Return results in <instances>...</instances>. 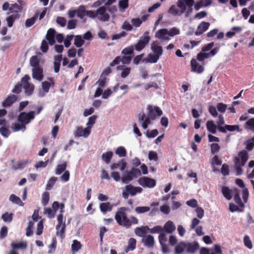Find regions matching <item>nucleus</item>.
<instances>
[{"mask_svg":"<svg viewBox=\"0 0 254 254\" xmlns=\"http://www.w3.org/2000/svg\"><path fill=\"white\" fill-rule=\"evenodd\" d=\"M35 118V112L30 111L28 113L21 112L17 118V122H15L11 126L13 131L17 132L20 130L24 131L26 129V125L29 124Z\"/></svg>","mask_w":254,"mask_h":254,"instance_id":"1","label":"nucleus"},{"mask_svg":"<svg viewBox=\"0 0 254 254\" xmlns=\"http://www.w3.org/2000/svg\"><path fill=\"white\" fill-rule=\"evenodd\" d=\"M126 209L125 207H120L117 211L115 218L117 223L121 226L126 228H129L132 224L138 223L137 219L132 216L129 218L126 213Z\"/></svg>","mask_w":254,"mask_h":254,"instance_id":"2","label":"nucleus"},{"mask_svg":"<svg viewBox=\"0 0 254 254\" xmlns=\"http://www.w3.org/2000/svg\"><path fill=\"white\" fill-rule=\"evenodd\" d=\"M249 159L247 151L243 150L239 152L238 156L234 159L237 175H241L243 173L242 167L245 166Z\"/></svg>","mask_w":254,"mask_h":254,"instance_id":"3","label":"nucleus"},{"mask_svg":"<svg viewBox=\"0 0 254 254\" xmlns=\"http://www.w3.org/2000/svg\"><path fill=\"white\" fill-rule=\"evenodd\" d=\"M194 0H178L176 6L182 14L185 13L186 17H188L192 12V6Z\"/></svg>","mask_w":254,"mask_h":254,"instance_id":"4","label":"nucleus"},{"mask_svg":"<svg viewBox=\"0 0 254 254\" xmlns=\"http://www.w3.org/2000/svg\"><path fill=\"white\" fill-rule=\"evenodd\" d=\"M91 18L97 19L101 22H107L110 19V16L107 12V8L105 6L99 7L96 10H91L89 13Z\"/></svg>","mask_w":254,"mask_h":254,"instance_id":"5","label":"nucleus"},{"mask_svg":"<svg viewBox=\"0 0 254 254\" xmlns=\"http://www.w3.org/2000/svg\"><path fill=\"white\" fill-rule=\"evenodd\" d=\"M146 110L148 112V116L152 120L156 119L163 114L162 111L157 106L149 105L147 106Z\"/></svg>","mask_w":254,"mask_h":254,"instance_id":"6","label":"nucleus"},{"mask_svg":"<svg viewBox=\"0 0 254 254\" xmlns=\"http://www.w3.org/2000/svg\"><path fill=\"white\" fill-rule=\"evenodd\" d=\"M91 132L90 127L83 128L82 127L77 126L73 131V135L75 137H83L86 138L89 136Z\"/></svg>","mask_w":254,"mask_h":254,"instance_id":"7","label":"nucleus"},{"mask_svg":"<svg viewBox=\"0 0 254 254\" xmlns=\"http://www.w3.org/2000/svg\"><path fill=\"white\" fill-rule=\"evenodd\" d=\"M138 184L143 187L152 188L156 184V181L147 177H142L138 179Z\"/></svg>","mask_w":254,"mask_h":254,"instance_id":"8","label":"nucleus"},{"mask_svg":"<svg viewBox=\"0 0 254 254\" xmlns=\"http://www.w3.org/2000/svg\"><path fill=\"white\" fill-rule=\"evenodd\" d=\"M30 77L28 75H25L21 79V83L23 87L25 89V93L27 95H31L34 89V86L33 84H30L29 81Z\"/></svg>","mask_w":254,"mask_h":254,"instance_id":"9","label":"nucleus"},{"mask_svg":"<svg viewBox=\"0 0 254 254\" xmlns=\"http://www.w3.org/2000/svg\"><path fill=\"white\" fill-rule=\"evenodd\" d=\"M0 133L4 137L7 138L10 134L9 130V125L7 122L1 118H0Z\"/></svg>","mask_w":254,"mask_h":254,"instance_id":"10","label":"nucleus"},{"mask_svg":"<svg viewBox=\"0 0 254 254\" xmlns=\"http://www.w3.org/2000/svg\"><path fill=\"white\" fill-rule=\"evenodd\" d=\"M150 40V38L148 35L141 36L137 43L134 45L135 49L137 51H140L148 44Z\"/></svg>","mask_w":254,"mask_h":254,"instance_id":"11","label":"nucleus"},{"mask_svg":"<svg viewBox=\"0 0 254 254\" xmlns=\"http://www.w3.org/2000/svg\"><path fill=\"white\" fill-rule=\"evenodd\" d=\"M191 71L197 74L202 73L204 67L203 64H201L196 59H192L190 62Z\"/></svg>","mask_w":254,"mask_h":254,"instance_id":"12","label":"nucleus"},{"mask_svg":"<svg viewBox=\"0 0 254 254\" xmlns=\"http://www.w3.org/2000/svg\"><path fill=\"white\" fill-rule=\"evenodd\" d=\"M218 49L214 48L212 49L210 52H205L201 51L197 55V60L199 62H202L205 59H208L210 57H213L218 52Z\"/></svg>","mask_w":254,"mask_h":254,"instance_id":"13","label":"nucleus"},{"mask_svg":"<svg viewBox=\"0 0 254 254\" xmlns=\"http://www.w3.org/2000/svg\"><path fill=\"white\" fill-rule=\"evenodd\" d=\"M50 81H45L42 82V90L39 91V96L40 97H43L45 95L48 93L49 91V89L51 86L54 85V82L52 78H50Z\"/></svg>","mask_w":254,"mask_h":254,"instance_id":"14","label":"nucleus"},{"mask_svg":"<svg viewBox=\"0 0 254 254\" xmlns=\"http://www.w3.org/2000/svg\"><path fill=\"white\" fill-rule=\"evenodd\" d=\"M167 28H163L158 30L155 33V36L156 38L161 41H168L170 40L168 34Z\"/></svg>","mask_w":254,"mask_h":254,"instance_id":"15","label":"nucleus"},{"mask_svg":"<svg viewBox=\"0 0 254 254\" xmlns=\"http://www.w3.org/2000/svg\"><path fill=\"white\" fill-rule=\"evenodd\" d=\"M77 16L81 19H83L84 17L86 15L91 18V16L89 14L91 10H87L86 9L85 6L81 5L76 9Z\"/></svg>","mask_w":254,"mask_h":254,"instance_id":"16","label":"nucleus"},{"mask_svg":"<svg viewBox=\"0 0 254 254\" xmlns=\"http://www.w3.org/2000/svg\"><path fill=\"white\" fill-rule=\"evenodd\" d=\"M127 166V163L125 159L120 160L116 163H113L110 165V168L112 170L119 169L121 171L125 170Z\"/></svg>","mask_w":254,"mask_h":254,"instance_id":"17","label":"nucleus"},{"mask_svg":"<svg viewBox=\"0 0 254 254\" xmlns=\"http://www.w3.org/2000/svg\"><path fill=\"white\" fill-rule=\"evenodd\" d=\"M150 49L154 54H156L160 57L163 54V48L159 45V42L157 41H154L151 43Z\"/></svg>","mask_w":254,"mask_h":254,"instance_id":"18","label":"nucleus"},{"mask_svg":"<svg viewBox=\"0 0 254 254\" xmlns=\"http://www.w3.org/2000/svg\"><path fill=\"white\" fill-rule=\"evenodd\" d=\"M138 119L141 121V127L143 129H146L148 125L151 124V119L148 116L147 117L144 113L139 115Z\"/></svg>","mask_w":254,"mask_h":254,"instance_id":"19","label":"nucleus"},{"mask_svg":"<svg viewBox=\"0 0 254 254\" xmlns=\"http://www.w3.org/2000/svg\"><path fill=\"white\" fill-rule=\"evenodd\" d=\"M210 26V23L207 22H202L197 26L195 32V35L199 36L206 31Z\"/></svg>","mask_w":254,"mask_h":254,"instance_id":"20","label":"nucleus"},{"mask_svg":"<svg viewBox=\"0 0 254 254\" xmlns=\"http://www.w3.org/2000/svg\"><path fill=\"white\" fill-rule=\"evenodd\" d=\"M160 57L155 54L149 53L147 57L142 60V62L145 64H155L157 63Z\"/></svg>","mask_w":254,"mask_h":254,"instance_id":"21","label":"nucleus"},{"mask_svg":"<svg viewBox=\"0 0 254 254\" xmlns=\"http://www.w3.org/2000/svg\"><path fill=\"white\" fill-rule=\"evenodd\" d=\"M126 190L131 195L134 196L137 193H141L142 189L139 187H134L131 185H128L125 187Z\"/></svg>","mask_w":254,"mask_h":254,"instance_id":"22","label":"nucleus"},{"mask_svg":"<svg viewBox=\"0 0 254 254\" xmlns=\"http://www.w3.org/2000/svg\"><path fill=\"white\" fill-rule=\"evenodd\" d=\"M32 77L34 79L41 81L43 78V69L41 67H37L33 68L32 70Z\"/></svg>","mask_w":254,"mask_h":254,"instance_id":"23","label":"nucleus"},{"mask_svg":"<svg viewBox=\"0 0 254 254\" xmlns=\"http://www.w3.org/2000/svg\"><path fill=\"white\" fill-rule=\"evenodd\" d=\"M56 34V32L55 29L50 28L48 30L46 35V38L50 45H53L55 44Z\"/></svg>","mask_w":254,"mask_h":254,"instance_id":"24","label":"nucleus"},{"mask_svg":"<svg viewBox=\"0 0 254 254\" xmlns=\"http://www.w3.org/2000/svg\"><path fill=\"white\" fill-rule=\"evenodd\" d=\"M41 56V54H39V55L33 56L31 57L30 59V64L33 68L40 67V63H43V62L41 61L40 59Z\"/></svg>","mask_w":254,"mask_h":254,"instance_id":"25","label":"nucleus"},{"mask_svg":"<svg viewBox=\"0 0 254 254\" xmlns=\"http://www.w3.org/2000/svg\"><path fill=\"white\" fill-rule=\"evenodd\" d=\"M186 251L188 253H194L198 249V244L195 242L185 243Z\"/></svg>","mask_w":254,"mask_h":254,"instance_id":"26","label":"nucleus"},{"mask_svg":"<svg viewBox=\"0 0 254 254\" xmlns=\"http://www.w3.org/2000/svg\"><path fill=\"white\" fill-rule=\"evenodd\" d=\"M213 0H200L194 4L196 10H199L203 7H207L211 4Z\"/></svg>","mask_w":254,"mask_h":254,"instance_id":"27","label":"nucleus"},{"mask_svg":"<svg viewBox=\"0 0 254 254\" xmlns=\"http://www.w3.org/2000/svg\"><path fill=\"white\" fill-rule=\"evenodd\" d=\"M142 241L144 245L148 248L152 247L154 244V237L150 235L144 236Z\"/></svg>","mask_w":254,"mask_h":254,"instance_id":"28","label":"nucleus"},{"mask_svg":"<svg viewBox=\"0 0 254 254\" xmlns=\"http://www.w3.org/2000/svg\"><path fill=\"white\" fill-rule=\"evenodd\" d=\"M236 190H231L227 187H223L221 191L223 196L228 200H230L232 197V194Z\"/></svg>","mask_w":254,"mask_h":254,"instance_id":"29","label":"nucleus"},{"mask_svg":"<svg viewBox=\"0 0 254 254\" xmlns=\"http://www.w3.org/2000/svg\"><path fill=\"white\" fill-rule=\"evenodd\" d=\"M163 231L167 233H172L176 229V226L172 221H167L164 225Z\"/></svg>","mask_w":254,"mask_h":254,"instance_id":"30","label":"nucleus"},{"mask_svg":"<svg viewBox=\"0 0 254 254\" xmlns=\"http://www.w3.org/2000/svg\"><path fill=\"white\" fill-rule=\"evenodd\" d=\"M207 130L211 133L215 134L216 132L217 126L212 120H208L206 124Z\"/></svg>","mask_w":254,"mask_h":254,"instance_id":"31","label":"nucleus"},{"mask_svg":"<svg viewBox=\"0 0 254 254\" xmlns=\"http://www.w3.org/2000/svg\"><path fill=\"white\" fill-rule=\"evenodd\" d=\"M234 131L235 130L240 131L239 126L238 125H225L224 127H221L220 131L225 133L227 131Z\"/></svg>","mask_w":254,"mask_h":254,"instance_id":"32","label":"nucleus"},{"mask_svg":"<svg viewBox=\"0 0 254 254\" xmlns=\"http://www.w3.org/2000/svg\"><path fill=\"white\" fill-rule=\"evenodd\" d=\"M136 241L134 238H130L127 242V246L125 249V251L126 253L129 251L134 250L136 248Z\"/></svg>","mask_w":254,"mask_h":254,"instance_id":"33","label":"nucleus"},{"mask_svg":"<svg viewBox=\"0 0 254 254\" xmlns=\"http://www.w3.org/2000/svg\"><path fill=\"white\" fill-rule=\"evenodd\" d=\"M62 60V55H57L54 56V71L56 73L59 71L61 62Z\"/></svg>","mask_w":254,"mask_h":254,"instance_id":"34","label":"nucleus"},{"mask_svg":"<svg viewBox=\"0 0 254 254\" xmlns=\"http://www.w3.org/2000/svg\"><path fill=\"white\" fill-rule=\"evenodd\" d=\"M117 70H121L122 72L121 73V76L125 78L127 77L130 72V68L128 67H126L124 65H119L117 67Z\"/></svg>","mask_w":254,"mask_h":254,"instance_id":"35","label":"nucleus"},{"mask_svg":"<svg viewBox=\"0 0 254 254\" xmlns=\"http://www.w3.org/2000/svg\"><path fill=\"white\" fill-rule=\"evenodd\" d=\"M100 209L101 211L104 213H106L108 211H110L112 209V206L110 202H103L100 204Z\"/></svg>","mask_w":254,"mask_h":254,"instance_id":"36","label":"nucleus"},{"mask_svg":"<svg viewBox=\"0 0 254 254\" xmlns=\"http://www.w3.org/2000/svg\"><path fill=\"white\" fill-rule=\"evenodd\" d=\"M17 100V97L14 95L8 96L4 101L2 103V106L4 107H8L12 104Z\"/></svg>","mask_w":254,"mask_h":254,"instance_id":"37","label":"nucleus"},{"mask_svg":"<svg viewBox=\"0 0 254 254\" xmlns=\"http://www.w3.org/2000/svg\"><path fill=\"white\" fill-rule=\"evenodd\" d=\"M149 229V227L147 226L145 227H137L134 230L135 234L140 237H144V235L145 234L146 231Z\"/></svg>","mask_w":254,"mask_h":254,"instance_id":"38","label":"nucleus"},{"mask_svg":"<svg viewBox=\"0 0 254 254\" xmlns=\"http://www.w3.org/2000/svg\"><path fill=\"white\" fill-rule=\"evenodd\" d=\"M242 29L241 27H233L231 31H228L226 33V36L228 38H230L234 36L236 33L240 32Z\"/></svg>","mask_w":254,"mask_h":254,"instance_id":"39","label":"nucleus"},{"mask_svg":"<svg viewBox=\"0 0 254 254\" xmlns=\"http://www.w3.org/2000/svg\"><path fill=\"white\" fill-rule=\"evenodd\" d=\"M133 178L128 173V172L126 171L124 172L122 177V182L123 184H128L133 180Z\"/></svg>","mask_w":254,"mask_h":254,"instance_id":"40","label":"nucleus"},{"mask_svg":"<svg viewBox=\"0 0 254 254\" xmlns=\"http://www.w3.org/2000/svg\"><path fill=\"white\" fill-rule=\"evenodd\" d=\"M247 173L249 178H254V161L252 160L249 162Z\"/></svg>","mask_w":254,"mask_h":254,"instance_id":"41","label":"nucleus"},{"mask_svg":"<svg viewBox=\"0 0 254 254\" xmlns=\"http://www.w3.org/2000/svg\"><path fill=\"white\" fill-rule=\"evenodd\" d=\"M81 247L82 245L80 242L76 240H74L71 246V251L73 253L77 252L81 249Z\"/></svg>","mask_w":254,"mask_h":254,"instance_id":"42","label":"nucleus"},{"mask_svg":"<svg viewBox=\"0 0 254 254\" xmlns=\"http://www.w3.org/2000/svg\"><path fill=\"white\" fill-rule=\"evenodd\" d=\"M113 153L112 151H108L102 155V160L107 164H109L112 158Z\"/></svg>","mask_w":254,"mask_h":254,"instance_id":"43","label":"nucleus"},{"mask_svg":"<svg viewBox=\"0 0 254 254\" xmlns=\"http://www.w3.org/2000/svg\"><path fill=\"white\" fill-rule=\"evenodd\" d=\"M67 167L66 162H64L61 164H59L57 166L55 170V174L57 175L61 174L63 172L65 171Z\"/></svg>","mask_w":254,"mask_h":254,"instance_id":"44","label":"nucleus"},{"mask_svg":"<svg viewBox=\"0 0 254 254\" xmlns=\"http://www.w3.org/2000/svg\"><path fill=\"white\" fill-rule=\"evenodd\" d=\"M133 178H137L141 176L140 170L134 167H132L129 171H127Z\"/></svg>","mask_w":254,"mask_h":254,"instance_id":"45","label":"nucleus"},{"mask_svg":"<svg viewBox=\"0 0 254 254\" xmlns=\"http://www.w3.org/2000/svg\"><path fill=\"white\" fill-rule=\"evenodd\" d=\"M11 246L12 249L15 250L17 249H25L27 247V243L26 242H22L18 243L14 242L11 243Z\"/></svg>","mask_w":254,"mask_h":254,"instance_id":"46","label":"nucleus"},{"mask_svg":"<svg viewBox=\"0 0 254 254\" xmlns=\"http://www.w3.org/2000/svg\"><path fill=\"white\" fill-rule=\"evenodd\" d=\"M185 251V243L181 242L176 246L175 249V253L176 254H179L182 253Z\"/></svg>","mask_w":254,"mask_h":254,"instance_id":"47","label":"nucleus"},{"mask_svg":"<svg viewBox=\"0 0 254 254\" xmlns=\"http://www.w3.org/2000/svg\"><path fill=\"white\" fill-rule=\"evenodd\" d=\"M115 153L120 157H124L127 155V150L124 147L119 146L116 148Z\"/></svg>","mask_w":254,"mask_h":254,"instance_id":"48","label":"nucleus"},{"mask_svg":"<svg viewBox=\"0 0 254 254\" xmlns=\"http://www.w3.org/2000/svg\"><path fill=\"white\" fill-rule=\"evenodd\" d=\"M167 31L169 37H173L175 36L178 35L180 33V29L176 27H173L171 28L167 29Z\"/></svg>","mask_w":254,"mask_h":254,"instance_id":"49","label":"nucleus"},{"mask_svg":"<svg viewBox=\"0 0 254 254\" xmlns=\"http://www.w3.org/2000/svg\"><path fill=\"white\" fill-rule=\"evenodd\" d=\"M128 0H119V7L122 12H124L125 9L128 7Z\"/></svg>","mask_w":254,"mask_h":254,"instance_id":"50","label":"nucleus"},{"mask_svg":"<svg viewBox=\"0 0 254 254\" xmlns=\"http://www.w3.org/2000/svg\"><path fill=\"white\" fill-rule=\"evenodd\" d=\"M84 43V41L80 35H76L74 37V44L76 47H81Z\"/></svg>","mask_w":254,"mask_h":254,"instance_id":"51","label":"nucleus"},{"mask_svg":"<svg viewBox=\"0 0 254 254\" xmlns=\"http://www.w3.org/2000/svg\"><path fill=\"white\" fill-rule=\"evenodd\" d=\"M9 200L12 202L19 205V206H23L24 203L22 202L20 198L14 194L10 195Z\"/></svg>","mask_w":254,"mask_h":254,"instance_id":"52","label":"nucleus"},{"mask_svg":"<svg viewBox=\"0 0 254 254\" xmlns=\"http://www.w3.org/2000/svg\"><path fill=\"white\" fill-rule=\"evenodd\" d=\"M66 226H62L60 227H58V226H56V234L58 236H60L62 239H63L64 237V232Z\"/></svg>","mask_w":254,"mask_h":254,"instance_id":"53","label":"nucleus"},{"mask_svg":"<svg viewBox=\"0 0 254 254\" xmlns=\"http://www.w3.org/2000/svg\"><path fill=\"white\" fill-rule=\"evenodd\" d=\"M21 6L16 3L11 4L9 8V11L11 13H18L21 11Z\"/></svg>","mask_w":254,"mask_h":254,"instance_id":"54","label":"nucleus"},{"mask_svg":"<svg viewBox=\"0 0 254 254\" xmlns=\"http://www.w3.org/2000/svg\"><path fill=\"white\" fill-rule=\"evenodd\" d=\"M57 181V178L55 177H51L48 181L46 187V190H49L52 189L55 183Z\"/></svg>","mask_w":254,"mask_h":254,"instance_id":"55","label":"nucleus"},{"mask_svg":"<svg viewBox=\"0 0 254 254\" xmlns=\"http://www.w3.org/2000/svg\"><path fill=\"white\" fill-rule=\"evenodd\" d=\"M1 218L4 222L9 223L12 220L13 214L11 213L6 212L1 215Z\"/></svg>","mask_w":254,"mask_h":254,"instance_id":"56","label":"nucleus"},{"mask_svg":"<svg viewBox=\"0 0 254 254\" xmlns=\"http://www.w3.org/2000/svg\"><path fill=\"white\" fill-rule=\"evenodd\" d=\"M44 213L49 218H52L54 217L56 213V210H52L51 208H45Z\"/></svg>","mask_w":254,"mask_h":254,"instance_id":"57","label":"nucleus"},{"mask_svg":"<svg viewBox=\"0 0 254 254\" xmlns=\"http://www.w3.org/2000/svg\"><path fill=\"white\" fill-rule=\"evenodd\" d=\"M243 241L245 246L248 249L251 250L253 248V243L249 236H245Z\"/></svg>","mask_w":254,"mask_h":254,"instance_id":"58","label":"nucleus"},{"mask_svg":"<svg viewBox=\"0 0 254 254\" xmlns=\"http://www.w3.org/2000/svg\"><path fill=\"white\" fill-rule=\"evenodd\" d=\"M169 13L177 16H181L182 13L179 11L175 5H172L169 9Z\"/></svg>","mask_w":254,"mask_h":254,"instance_id":"59","label":"nucleus"},{"mask_svg":"<svg viewBox=\"0 0 254 254\" xmlns=\"http://www.w3.org/2000/svg\"><path fill=\"white\" fill-rule=\"evenodd\" d=\"M212 165L213 166V172H216L217 169L214 167L216 166H220L221 164V161L219 159L218 156H215L212 159L211 162Z\"/></svg>","mask_w":254,"mask_h":254,"instance_id":"60","label":"nucleus"},{"mask_svg":"<svg viewBox=\"0 0 254 254\" xmlns=\"http://www.w3.org/2000/svg\"><path fill=\"white\" fill-rule=\"evenodd\" d=\"M150 208L148 206H138L135 208V211L137 214L144 213L148 212Z\"/></svg>","mask_w":254,"mask_h":254,"instance_id":"61","label":"nucleus"},{"mask_svg":"<svg viewBox=\"0 0 254 254\" xmlns=\"http://www.w3.org/2000/svg\"><path fill=\"white\" fill-rule=\"evenodd\" d=\"M96 118H97V116H95V115H93L88 118V121L87 123H86V126H87V127H90V129L91 131V128L92 127V126L95 123Z\"/></svg>","mask_w":254,"mask_h":254,"instance_id":"62","label":"nucleus"},{"mask_svg":"<svg viewBox=\"0 0 254 254\" xmlns=\"http://www.w3.org/2000/svg\"><path fill=\"white\" fill-rule=\"evenodd\" d=\"M148 230L152 234L160 233L163 231V228L160 226H156L152 228H149Z\"/></svg>","mask_w":254,"mask_h":254,"instance_id":"63","label":"nucleus"},{"mask_svg":"<svg viewBox=\"0 0 254 254\" xmlns=\"http://www.w3.org/2000/svg\"><path fill=\"white\" fill-rule=\"evenodd\" d=\"M245 127L247 129L254 131V118L250 119L246 122Z\"/></svg>","mask_w":254,"mask_h":254,"instance_id":"64","label":"nucleus"}]
</instances>
